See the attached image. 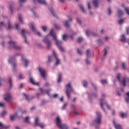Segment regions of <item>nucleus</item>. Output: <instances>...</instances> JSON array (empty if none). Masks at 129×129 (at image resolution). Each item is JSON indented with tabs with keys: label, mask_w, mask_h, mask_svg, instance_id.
Masks as SVG:
<instances>
[{
	"label": "nucleus",
	"mask_w": 129,
	"mask_h": 129,
	"mask_svg": "<svg viewBox=\"0 0 129 129\" xmlns=\"http://www.w3.org/2000/svg\"><path fill=\"white\" fill-rule=\"evenodd\" d=\"M49 35L52 37L53 40H54L55 41L56 45L57 46L60 51H61V52H64V51H65L64 48L61 46V45L63 44V42H62V41L58 40V39H57V35L55 32H54V29H52L51 30L50 32H49Z\"/></svg>",
	"instance_id": "obj_1"
},
{
	"label": "nucleus",
	"mask_w": 129,
	"mask_h": 129,
	"mask_svg": "<svg viewBox=\"0 0 129 129\" xmlns=\"http://www.w3.org/2000/svg\"><path fill=\"white\" fill-rule=\"evenodd\" d=\"M56 125L60 129H69L68 126L66 124H62L61 123V119L60 117H57L56 119Z\"/></svg>",
	"instance_id": "obj_2"
},
{
	"label": "nucleus",
	"mask_w": 129,
	"mask_h": 129,
	"mask_svg": "<svg viewBox=\"0 0 129 129\" xmlns=\"http://www.w3.org/2000/svg\"><path fill=\"white\" fill-rule=\"evenodd\" d=\"M73 92V89L71 87V85L70 83H69L66 85V93L68 97V98H70V93Z\"/></svg>",
	"instance_id": "obj_3"
},
{
	"label": "nucleus",
	"mask_w": 129,
	"mask_h": 129,
	"mask_svg": "<svg viewBox=\"0 0 129 129\" xmlns=\"http://www.w3.org/2000/svg\"><path fill=\"white\" fill-rule=\"evenodd\" d=\"M9 48L10 49H15L16 50H21V47L18 46L16 45V42L10 41L9 42Z\"/></svg>",
	"instance_id": "obj_4"
},
{
	"label": "nucleus",
	"mask_w": 129,
	"mask_h": 129,
	"mask_svg": "<svg viewBox=\"0 0 129 129\" xmlns=\"http://www.w3.org/2000/svg\"><path fill=\"white\" fill-rule=\"evenodd\" d=\"M97 118L94 120V122L96 124H101V114L100 112H96Z\"/></svg>",
	"instance_id": "obj_5"
},
{
	"label": "nucleus",
	"mask_w": 129,
	"mask_h": 129,
	"mask_svg": "<svg viewBox=\"0 0 129 129\" xmlns=\"http://www.w3.org/2000/svg\"><path fill=\"white\" fill-rule=\"evenodd\" d=\"M4 97L5 101H7V102H11L13 98V97H12V95H11L10 93H6L4 95Z\"/></svg>",
	"instance_id": "obj_6"
},
{
	"label": "nucleus",
	"mask_w": 129,
	"mask_h": 129,
	"mask_svg": "<svg viewBox=\"0 0 129 129\" xmlns=\"http://www.w3.org/2000/svg\"><path fill=\"white\" fill-rule=\"evenodd\" d=\"M35 125H38L41 128H44V126H45V125L43 123H39V118L38 117H36L35 118Z\"/></svg>",
	"instance_id": "obj_7"
},
{
	"label": "nucleus",
	"mask_w": 129,
	"mask_h": 129,
	"mask_svg": "<svg viewBox=\"0 0 129 129\" xmlns=\"http://www.w3.org/2000/svg\"><path fill=\"white\" fill-rule=\"evenodd\" d=\"M49 35H47L43 39V41L45 44L47 45L48 49H50L51 48V42H50V41H49V39L47 38Z\"/></svg>",
	"instance_id": "obj_8"
},
{
	"label": "nucleus",
	"mask_w": 129,
	"mask_h": 129,
	"mask_svg": "<svg viewBox=\"0 0 129 129\" xmlns=\"http://www.w3.org/2000/svg\"><path fill=\"white\" fill-rule=\"evenodd\" d=\"M38 70L41 75V77L45 79V78H46V71L41 68H39Z\"/></svg>",
	"instance_id": "obj_9"
},
{
	"label": "nucleus",
	"mask_w": 129,
	"mask_h": 129,
	"mask_svg": "<svg viewBox=\"0 0 129 129\" xmlns=\"http://www.w3.org/2000/svg\"><path fill=\"white\" fill-rule=\"evenodd\" d=\"M22 34L23 35L24 39H25V42L26 44H28V41L27 40V37H26V34H29V32L27 30H25V29H23L21 31Z\"/></svg>",
	"instance_id": "obj_10"
},
{
	"label": "nucleus",
	"mask_w": 129,
	"mask_h": 129,
	"mask_svg": "<svg viewBox=\"0 0 129 129\" xmlns=\"http://www.w3.org/2000/svg\"><path fill=\"white\" fill-rule=\"evenodd\" d=\"M9 63H12L13 64V71L16 70V63H15V58L10 57L9 59Z\"/></svg>",
	"instance_id": "obj_11"
},
{
	"label": "nucleus",
	"mask_w": 129,
	"mask_h": 129,
	"mask_svg": "<svg viewBox=\"0 0 129 129\" xmlns=\"http://www.w3.org/2000/svg\"><path fill=\"white\" fill-rule=\"evenodd\" d=\"M113 123L116 129H122V128L121 127V125H120V124H119L116 123L115 120L113 121Z\"/></svg>",
	"instance_id": "obj_12"
},
{
	"label": "nucleus",
	"mask_w": 129,
	"mask_h": 129,
	"mask_svg": "<svg viewBox=\"0 0 129 129\" xmlns=\"http://www.w3.org/2000/svg\"><path fill=\"white\" fill-rule=\"evenodd\" d=\"M39 90L41 91V93H42V94H45V93H46L47 95H50V91L49 90H47L46 91H45L44 90L43 88H40Z\"/></svg>",
	"instance_id": "obj_13"
},
{
	"label": "nucleus",
	"mask_w": 129,
	"mask_h": 129,
	"mask_svg": "<svg viewBox=\"0 0 129 129\" xmlns=\"http://www.w3.org/2000/svg\"><path fill=\"white\" fill-rule=\"evenodd\" d=\"M70 22H72V19H70V20L67 21L63 24L66 28H69V25H70Z\"/></svg>",
	"instance_id": "obj_14"
},
{
	"label": "nucleus",
	"mask_w": 129,
	"mask_h": 129,
	"mask_svg": "<svg viewBox=\"0 0 129 129\" xmlns=\"http://www.w3.org/2000/svg\"><path fill=\"white\" fill-rule=\"evenodd\" d=\"M53 54L54 55L55 58L56 60V65H58V64H60V60L58 59V57H57V54H56V52H55V51H53Z\"/></svg>",
	"instance_id": "obj_15"
},
{
	"label": "nucleus",
	"mask_w": 129,
	"mask_h": 129,
	"mask_svg": "<svg viewBox=\"0 0 129 129\" xmlns=\"http://www.w3.org/2000/svg\"><path fill=\"white\" fill-rule=\"evenodd\" d=\"M99 3V0L93 1V4L95 8H98V4Z\"/></svg>",
	"instance_id": "obj_16"
},
{
	"label": "nucleus",
	"mask_w": 129,
	"mask_h": 129,
	"mask_svg": "<svg viewBox=\"0 0 129 129\" xmlns=\"http://www.w3.org/2000/svg\"><path fill=\"white\" fill-rule=\"evenodd\" d=\"M22 58L24 60V61L25 63V67H27L28 64H29V60H28V59H26V58H25V56H24V55H22Z\"/></svg>",
	"instance_id": "obj_17"
},
{
	"label": "nucleus",
	"mask_w": 129,
	"mask_h": 129,
	"mask_svg": "<svg viewBox=\"0 0 129 129\" xmlns=\"http://www.w3.org/2000/svg\"><path fill=\"white\" fill-rule=\"evenodd\" d=\"M30 82L33 85H39V83H36V82H35V81L34 80V79H33L32 78V77H30Z\"/></svg>",
	"instance_id": "obj_18"
},
{
	"label": "nucleus",
	"mask_w": 129,
	"mask_h": 129,
	"mask_svg": "<svg viewBox=\"0 0 129 129\" xmlns=\"http://www.w3.org/2000/svg\"><path fill=\"white\" fill-rule=\"evenodd\" d=\"M30 28L31 27V29H32V30L33 31V32H36V28H35V24L33 23H31L30 24V26H29Z\"/></svg>",
	"instance_id": "obj_19"
},
{
	"label": "nucleus",
	"mask_w": 129,
	"mask_h": 129,
	"mask_svg": "<svg viewBox=\"0 0 129 129\" xmlns=\"http://www.w3.org/2000/svg\"><path fill=\"white\" fill-rule=\"evenodd\" d=\"M38 3L39 4H41V5H44V6H46L47 5V3H46V1L45 0H37Z\"/></svg>",
	"instance_id": "obj_20"
},
{
	"label": "nucleus",
	"mask_w": 129,
	"mask_h": 129,
	"mask_svg": "<svg viewBox=\"0 0 129 129\" xmlns=\"http://www.w3.org/2000/svg\"><path fill=\"white\" fill-rule=\"evenodd\" d=\"M8 128H9V126H7L3 124V123H2V122H0V129H7Z\"/></svg>",
	"instance_id": "obj_21"
},
{
	"label": "nucleus",
	"mask_w": 129,
	"mask_h": 129,
	"mask_svg": "<svg viewBox=\"0 0 129 129\" xmlns=\"http://www.w3.org/2000/svg\"><path fill=\"white\" fill-rule=\"evenodd\" d=\"M125 100L126 102H129V92H127L126 94V95L125 96Z\"/></svg>",
	"instance_id": "obj_22"
},
{
	"label": "nucleus",
	"mask_w": 129,
	"mask_h": 129,
	"mask_svg": "<svg viewBox=\"0 0 129 129\" xmlns=\"http://www.w3.org/2000/svg\"><path fill=\"white\" fill-rule=\"evenodd\" d=\"M100 105H101V108H102V109H103V110L104 111V109L103 108V102H104V100L101 99L100 100Z\"/></svg>",
	"instance_id": "obj_23"
},
{
	"label": "nucleus",
	"mask_w": 129,
	"mask_h": 129,
	"mask_svg": "<svg viewBox=\"0 0 129 129\" xmlns=\"http://www.w3.org/2000/svg\"><path fill=\"white\" fill-rule=\"evenodd\" d=\"M8 81L10 85V88H12V87H13V84L12 83L13 82V80H12V78L11 77L9 78Z\"/></svg>",
	"instance_id": "obj_24"
},
{
	"label": "nucleus",
	"mask_w": 129,
	"mask_h": 129,
	"mask_svg": "<svg viewBox=\"0 0 129 129\" xmlns=\"http://www.w3.org/2000/svg\"><path fill=\"white\" fill-rule=\"evenodd\" d=\"M90 55H91V51H90V50L87 49L86 52L87 58H88Z\"/></svg>",
	"instance_id": "obj_25"
},
{
	"label": "nucleus",
	"mask_w": 129,
	"mask_h": 129,
	"mask_svg": "<svg viewBox=\"0 0 129 129\" xmlns=\"http://www.w3.org/2000/svg\"><path fill=\"white\" fill-rule=\"evenodd\" d=\"M125 37L124 36V34H123L121 36V38L120 39V41L121 42H123V43H124V42H125Z\"/></svg>",
	"instance_id": "obj_26"
},
{
	"label": "nucleus",
	"mask_w": 129,
	"mask_h": 129,
	"mask_svg": "<svg viewBox=\"0 0 129 129\" xmlns=\"http://www.w3.org/2000/svg\"><path fill=\"white\" fill-rule=\"evenodd\" d=\"M50 11L51 13L52 14L53 16H54V17H57V15H56V13L55 12V11H54V10L53 9V8H50Z\"/></svg>",
	"instance_id": "obj_27"
},
{
	"label": "nucleus",
	"mask_w": 129,
	"mask_h": 129,
	"mask_svg": "<svg viewBox=\"0 0 129 129\" xmlns=\"http://www.w3.org/2000/svg\"><path fill=\"white\" fill-rule=\"evenodd\" d=\"M17 117V113H15V115H12L10 116V119L11 120H14Z\"/></svg>",
	"instance_id": "obj_28"
},
{
	"label": "nucleus",
	"mask_w": 129,
	"mask_h": 129,
	"mask_svg": "<svg viewBox=\"0 0 129 129\" xmlns=\"http://www.w3.org/2000/svg\"><path fill=\"white\" fill-rule=\"evenodd\" d=\"M118 15L119 17H120V16H122L123 15V11H121L120 10H118Z\"/></svg>",
	"instance_id": "obj_29"
},
{
	"label": "nucleus",
	"mask_w": 129,
	"mask_h": 129,
	"mask_svg": "<svg viewBox=\"0 0 129 129\" xmlns=\"http://www.w3.org/2000/svg\"><path fill=\"white\" fill-rule=\"evenodd\" d=\"M67 39H68V36L66 34H64L62 36V40L63 41H67Z\"/></svg>",
	"instance_id": "obj_30"
},
{
	"label": "nucleus",
	"mask_w": 129,
	"mask_h": 129,
	"mask_svg": "<svg viewBox=\"0 0 129 129\" xmlns=\"http://www.w3.org/2000/svg\"><path fill=\"white\" fill-rule=\"evenodd\" d=\"M127 115V114L125 113H121V114H120V116H121V117H122V118L126 117Z\"/></svg>",
	"instance_id": "obj_31"
},
{
	"label": "nucleus",
	"mask_w": 129,
	"mask_h": 129,
	"mask_svg": "<svg viewBox=\"0 0 129 129\" xmlns=\"http://www.w3.org/2000/svg\"><path fill=\"white\" fill-rule=\"evenodd\" d=\"M18 18L20 22L23 24L24 22H23V19L22 18V15H21V14L18 15Z\"/></svg>",
	"instance_id": "obj_32"
},
{
	"label": "nucleus",
	"mask_w": 129,
	"mask_h": 129,
	"mask_svg": "<svg viewBox=\"0 0 129 129\" xmlns=\"http://www.w3.org/2000/svg\"><path fill=\"white\" fill-rule=\"evenodd\" d=\"M29 118H30V117H29V116H27L25 119V121L27 123H30V121L29 120Z\"/></svg>",
	"instance_id": "obj_33"
},
{
	"label": "nucleus",
	"mask_w": 129,
	"mask_h": 129,
	"mask_svg": "<svg viewBox=\"0 0 129 129\" xmlns=\"http://www.w3.org/2000/svg\"><path fill=\"white\" fill-rule=\"evenodd\" d=\"M122 68L123 69V70H125V69H126V65L124 62L122 64Z\"/></svg>",
	"instance_id": "obj_34"
},
{
	"label": "nucleus",
	"mask_w": 129,
	"mask_h": 129,
	"mask_svg": "<svg viewBox=\"0 0 129 129\" xmlns=\"http://www.w3.org/2000/svg\"><path fill=\"white\" fill-rule=\"evenodd\" d=\"M62 78V75L60 74L58 76V82H61V79Z\"/></svg>",
	"instance_id": "obj_35"
},
{
	"label": "nucleus",
	"mask_w": 129,
	"mask_h": 129,
	"mask_svg": "<svg viewBox=\"0 0 129 129\" xmlns=\"http://www.w3.org/2000/svg\"><path fill=\"white\" fill-rule=\"evenodd\" d=\"M6 106V103L0 102V107H5Z\"/></svg>",
	"instance_id": "obj_36"
},
{
	"label": "nucleus",
	"mask_w": 129,
	"mask_h": 129,
	"mask_svg": "<svg viewBox=\"0 0 129 129\" xmlns=\"http://www.w3.org/2000/svg\"><path fill=\"white\" fill-rule=\"evenodd\" d=\"M80 8L81 10L82 11L83 13H85V10H84V8L82 5H80Z\"/></svg>",
	"instance_id": "obj_37"
},
{
	"label": "nucleus",
	"mask_w": 129,
	"mask_h": 129,
	"mask_svg": "<svg viewBox=\"0 0 129 129\" xmlns=\"http://www.w3.org/2000/svg\"><path fill=\"white\" fill-rule=\"evenodd\" d=\"M7 114V112L6 111H3L2 113H1V115L2 116H5Z\"/></svg>",
	"instance_id": "obj_38"
},
{
	"label": "nucleus",
	"mask_w": 129,
	"mask_h": 129,
	"mask_svg": "<svg viewBox=\"0 0 129 129\" xmlns=\"http://www.w3.org/2000/svg\"><path fill=\"white\" fill-rule=\"evenodd\" d=\"M87 82H86V81H83V86L84 87H87Z\"/></svg>",
	"instance_id": "obj_39"
},
{
	"label": "nucleus",
	"mask_w": 129,
	"mask_h": 129,
	"mask_svg": "<svg viewBox=\"0 0 129 129\" xmlns=\"http://www.w3.org/2000/svg\"><path fill=\"white\" fill-rule=\"evenodd\" d=\"M23 95H24V96H25L26 99L28 101H29L30 100V99H29V96H28V95L26 94L25 93H24Z\"/></svg>",
	"instance_id": "obj_40"
},
{
	"label": "nucleus",
	"mask_w": 129,
	"mask_h": 129,
	"mask_svg": "<svg viewBox=\"0 0 129 129\" xmlns=\"http://www.w3.org/2000/svg\"><path fill=\"white\" fill-rule=\"evenodd\" d=\"M82 41H83V38L82 37H79L78 39V43H81Z\"/></svg>",
	"instance_id": "obj_41"
},
{
	"label": "nucleus",
	"mask_w": 129,
	"mask_h": 129,
	"mask_svg": "<svg viewBox=\"0 0 129 129\" xmlns=\"http://www.w3.org/2000/svg\"><path fill=\"white\" fill-rule=\"evenodd\" d=\"M124 22V19H121L119 21L118 23L119 25H121V24H122V23H123Z\"/></svg>",
	"instance_id": "obj_42"
},
{
	"label": "nucleus",
	"mask_w": 129,
	"mask_h": 129,
	"mask_svg": "<svg viewBox=\"0 0 129 129\" xmlns=\"http://www.w3.org/2000/svg\"><path fill=\"white\" fill-rule=\"evenodd\" d=\"M4 26H5V23L3 22L0 23V29H2V28H3V27H4Z\"/></svg>",
	"instance_id": "obj_43"
},
{
	"label": "nucleus",
	"mask_w": 129,
	"mask_h": 129,
	"mask_svg": "<svg viewBox=\"0 0 129 129\" xmlns=\"http://www.w3.org/2000/svg\"><path fill=\"white\" fill-rule=\"evenodd\" d=\"M101 83L103 84H105L107 83V81H106V80H102Z\"/></svg>",
	"instance_id": "obj_44"
},
{
	"label": "nucleus",
	"mask_w": 129,
	"mask_h": 129,
	"mask_svg": "<svg viewBox=\"0 0 129 129\" xmlns=\"http://www.w3.org/2000/svg\"><path fill=\"white\" fill-rule=\"evenodd\" d=\"M54 27H55V28L57 29V30L60 29V26L59 25H57V24H55Z\"/></svg>",
	"instance_id": "obj_45"
},
{
	"label": "nucleus",
	"mask_w": 129,
	"mask_h": 129,
	"mask_svg": "<svg viewBox=\"0 0 129 129\" xmlns=\"http://www.w3.org/2000/svg\"><path fill=\"white\" fill-rule=\"evenodd\" d=\"M42 29L44 32L47 31V27L46 26H42Z\"/></svg>",
	"instance_id": "obj_46"
},
{
	"label": "nucleus",
	"mask_w": 129,
	"mask_h": 129,
	"mask_svg": "<svg viewBox=\"0 0 129 129\" xmlns=\"http://www.w3.org/2000/svg\"><path fill=\"white\" fill-rule=\"evenodd\" d=\"M9 9H10L11 13H13V10L14 8L13 7V6L12 5L10 6Z\"/></svg>",
	"instance_id": "obj_47"
},
{
	"label": "nucleus",
	"mask_w": 129,
	"mask_h": 129,
	"mask_svg": "<svg viewBox=\"0 0 129 129\" xmlns=\"http://www.w3.org/2000/svg\"><path fill=\"white\" fill-rule=\"evenodd\" d=\"M8 25H9V26H8V29L9 30L12 29V26H11V22H8Z\"/></svg>",
	"instance_id": "obj_48"
},
{
	"label": "nucleus",
	"mask_w": 129,
	"mask_h": 129,
	"mask_svg": "<svg viewBox=\"0 0 129 129\" xmlns=\"http://www.w3.org/2000/svg\"><path fill=\"white\" fill-rule=\"evenodd\" d=\"M98 43L99 44V45H101V44H103V42H102V41L100 39L98 40Z\"/></svg>",
	"instance_id": "obj_49"
},
{
	"label": "nucleus",
	"mask_w": 129,
	"mask_h": 129,
	"mask_svg": "<svg viewBox=\"0 0 129 129\" xmlns=\"http://www.w3.org/2000/svg\"><path fill=\"white\" fill-rule=\"evenodd\" d=\"M77 21L79 24H80V25H81V20H80L79 18H77Z\"/></svg>",
	"instance_id": "obj_50"
},
{
	"label": "nucleus",
	"mask_w": 129,
	"mask_h": 129,
	"mask_svg": "<svg viewBox=\"0 0 129 129\" xmlns=\"http://www.w3.org/2000/svg\"><path fill=\"white\" fill-rule=\"evenodd\" d=\"M104 56H106V55L107 54V50H106V48H105L104 49Z\"/></svg>",
	"instance_id": "obj_51"
},
{
	"label": "nucleus",
	"mask_w": 129,
	"mask_h": 129,
	"mask_svg": "<svg viewBox=\"0 0 129 129\" xmlns=\"http://www.w3.org/2000/svg\"><path fill=\"white\" fill-rule=\"evenodd\" d=\"M66 106H67V104L64 103L62 106V109H65V108H66Z\"/></svg>",
	"instance_id": "obj_52"
},
{
	"label": "nucleus",
	"mask_w": 129,
	"mask_h": 129,
	"mask_svg": "<svg viewBox=\"0 0 129 129\" xmlns=\"http://www.w3.org/2000/svg\"><path fill=\"white\" fill-rule=\"evenodd\" d=\"M77 51H78V54H79L80 55H82V51H80V50H79V49H77Z\"/></svg>",
	"instance_id": "obj_53"
},
{
	"label": "nucleus",
	"mask_w": 129,
	"mask_h": 129,
	"mask_svg": "<svg viewBox=\"0 0 129 129\" xmlns=\"http://www.w3.org/2000/svg\"><path fill=\"white\" fill-rule=\"evenodd\" d=\"M19 78H20V79H24V78H25V77H24V76H23V75H20Z\"/></svg>",
	"instance_id": "obj_54"
},
{
	"label": "nucleus",
	"mask_w": 129,
	"mask_h": 129,
	"mask_svg": "<svg viewBox=\"0 0 129 129\" xmlns=\"http://www.w3.org/2000/svg\"><path fill=\"white\" fill-rule=\"evenodd\" d=\"M86 34L87 35V36H89V35H90L91 33L90 31H89V30H87L86 31Z\"/></svg>",
	"instance_id": "obj_55"
},
{
	"label": "nucleus",
	"mask_w": 129,
	"mask_h": 129,
	"mask_svg": "<svg viewBox=\"0 0 129 129\" xmlns=\"http://www.w3.org/2000/svg\"><path fill=\"white\" fill-rule=\"evenodd\" d=\"M50 62H51V56H48V63H50Z\"/></svg>",
	"instance_id": "obj_56"
},
{
	"label": "nucleus",
	"mask_w": 129,
	"mask_h": 129,
	"mask_svg": "<svg viewBox=\"0 0 129 129\" xmlns=\"http://www.w3.org/2000/svg\"><path fill=\"white\" fill-rule=\"evenodd\" d=\"M26 2V0H19L20 4H23V3H25Z\"/></svg>",
	"instance_id": "obj_57"
},
{
	"label": "nucleus",
	"mask_w": 129,
	"mask_h": 129,
	"mask_svg": "<svg viewBox=\"0 0 129 129\" xmlns=\"http://www.w3.org/2000/svg\"><path fill=\"white\" fill-rule=\"evenodd\" d=\"M86 62L87 64H90V60H89L87 59H87H86Z\"/></svg>",
	"instance_id": "obj_58"
},
{
	"label": "nucleus",
	"mask_w": 129,
	"mask_h": 129,
	"mask_svg": "<svg viewBox=\"0 0 129 129\" xmlns=\"http://www.w3.org/2000/svg\"><path fill=\"white\" fill-rule=\"evenodd\" d=\"M108 14L109 15H111V10L110 9V8H108Z\"/></svg>",
	"instance_id": "obj_59"
},
{
	"label": "nucleus",
	"mask_w": 129,
	"mask_h": 129,
	"mask_svg": "<svg viewBox=\"0 0 129 129\" xmlns=\"http://www.w3.org/2000/svg\"><path fill=\"white\" fill-rule=\"evenodd\" d=\"M88 8L89 10H90L91 9V7H90V3H88Z\"/></svg>",
	"instance_id": "obj_60"
},
{
	"label": "nucleus",
	"mask_w": 129,
	"mask_h": 129,
	"mask_svg": "<svg viewBox=\"0 0 129 129\" xmlns=\"http://www.w3.org/2000/svg\"><path fill=\"white\" fill-rule=\"evenodd\" d=\"M126 33L127 35H129V27L126 28Z\"/></svg>",
	"instance_id": "obj_61"
},
{
	"label": "nucleus",
	"mask_w": 129,
	"mask_h": 129,
	"mask_svg": "<svg viewBox=\"0 0 129 129\" xmlns=\"http://www.w3.org/2000/svg\"><path fill=\"white\" fill-rule=\"evenodd\" d=\"M53 97H54V98H56V97H58V94H55L53 95Z\"/></svg>",
	"instance_id": "obj_62"
},
{
	"label": "nucleus",
	"mask_w": 129,
	"mask_h": 129,
	"mask_svg": "<svg viewBox=\"0 0 129 129\" xmlns=\"http://www.w3.org/2000/svg\"><path fill=\"white\" fill-rule=\"evenodd\" d=\"M16 28L17 30H19V24H16Z\"/></svg>",
	"instance_id": "obj_63"
},
{
	"label": "nucleus",
	"mask_w": 129,
	"mask_h": 129,
	"mask_svg": "<svg viewBox=\"0 0 129 129\" xmlns=\"http://www.w3.org/2000/svg\"><path fill=\"white\" fill-rule=\"evenodd\" d=\"M112 114L113 115H115V111L114 110H113L112 112Z\"/></svg>",
	"instance_id": "obj_64"
}]
</instances>
